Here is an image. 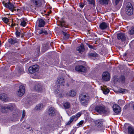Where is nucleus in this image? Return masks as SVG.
Wrapping results in <instances>:
<instances>
[{"mask_svg": "<svg viewBox=\"0 0 134 134\" xmlns=\"http://www.w3.org/2000/svg\"><path fill=\"white\" fill-rule=\"evenodd\" d=\"M15 29L16 30L15 34H16V36L17 37H19L20 33L18 31V30H17L16 28Z\"/></svg>", "mask_w": 134, "mask_h": 134, "instance_id": "46", "label": "nucleus"}, {"mask_svg": "<svg viewBox=\"0 0 134 134\" xmlns=\"http://www.w3.org/2000/svg\"><path fill=\"white\" fill-rule=\"evenodd\" d=\"M62 33L64 35L63 38L65 40H66L69 38V34H67L66 32L62 31Z\"/></svg>", "mask_w": 134, "mask_h": 134, "instance_id": "32", "label": "nucleus"}, {"mask_svg": "<svg viewBox=\"0 0 134 134\" xmlns=\"http://www.w3.org/2000/svg\"><path fill=\"white\" fill-rule=\"evenodd\" d=\"M119 93H126V90L124 89L121 88L118 90Z\"/></svg>", "mask_w": 134, "mask_h": 134, "instance_id": "36", "label": "nucleus"}, {"mask_svg": "<svg viewBox=\"0 0 134 134\" xmlns=\"http://www.w3.org/2000/svg\"><path fill=\"white\" fill-rule=\"evenodd\" d=\"M8 42L11 44H13L18 42L16 39H13L10 38L9 39Z\"/></svg>", "mask_w": 134, "mask_h": 134, "instance_id": "28", "label": "nucleus"}, {"mask_svg": "<svg viewBox=\"0 0 134 134\" xmlns=\"http://www.w3.org/2000/svg\"><path fill=\"white\" fill-rule=\"evenodd\" d=\"M75 116H72L70 118V119L69 120L68 122L66 124V125H69L71 122H72L73 120H75L74 119Z\"/></svg>", "mask_w": 134, "mask_h": 134, "instance_id": "34", "label": "nucleus"}, {"mask_svg": "<svg viewBox=\"0 0 134 134\" xmlns=\"http://www.w3.org/2000/svg\"><path fill=\"white\" fill-rule=\"evenodd\" d=\"M43 107V104H39L36 105L35 108V109L37 110H41Z\"/></svg>", "mask_w": 134, "mask_h": 134, "instance_id": "25", "label": "nucleus"}, {"mask_svg": "<svg viewBox=\"0 0 134 134\" xmlns=\"http://www.w3.org/2000/svg\"><path fill=\"white\" fill-rule=\"evenodd\" d=\"M63 106L65 109H68L70 107V104L68 102H66L64 103Z\"/></svg>", "mask_w": 134, "mask_h": 134, "instance_id": "30", "label": "nucleus"}, {"mask_svg": "<svg viewBox=\"0 0 134 134\" xmlns=\"http://www.w3.org/2000/svg\"><path fill=\"white\" fill-rule=\"evenodd\" d=\"M2 3L3 4V5L5 7L6 6L7 3H6L4 1L2 2Z\"/></svg>", "mask_w": 134, "mask_h": 134, "instance_id": "50", "label": "nucleus"}, {"mask_svg": "<svg viewBox=\"0 0 134 134\" xmlns=\"http://www.w3.org/2000/svg\"><path fill=\"white\" fill-rule=\"evenodd\" d=\"M37 53H38L39 52L40 50V48L39 47L37 48Z\"/></svg>", "mask_w": 134, "mask_h": 134, "instance_id": "51", "label": "nucleus"}, {"mask_svg": "<svg viewBox=\"0 0 134 134\" xmlns=\"http://www.w3.org/2000/svg\"><path fill=\"white\" fill-rule=\"evenodd\" d=\"M56 111L54 108L51 107L48 110V113L50 116H53L55 115Z\"/></svg>", "mask_w": 134, "mask_h": 134, "instance_id": "13", "label": "nucleus"}, {"mask_svg": "<svg viewBox=\"0 0 134 134\" xmlns=\"http://www.w3.org/2000/svg\"><path fill=\"white\" fill-rule=\"evenodd\" d=\"M102 79L105 81H108L110 80V77L109 73L107 72H104L102 77Z\"/></svg>", "mask_w": 134, "mask_h": 134, "instance_id": "14", "label": "nucleus"}, {"mask_svg": "<svg viewBox=\"0 0 134 134\" xmlns=\"http://www.w3.org/2000/svg\"><path fill=\"white\" fill-rule=\"evenodd\" d=\"M21 9H25V8L24 7H23L21 8Z\"/></svg>", "mask_w": 134, "mask_h": 134, "instance_id": "57", "label": "nucleus"}, {"mask_svg": "<svg viewBox=\"0 0 134 134\" xmlns=\"http://www.w3.org/2000/svg\"><path fill=\"white\" fill-rule=\"evenodd\" d=\"M11 25L12 26H15V24H12Z\"/></svg>", "mask_w": 134, "mask_h": 134, "instance_id": "55", "label": "nucleus"}, {"mask_svg": "<svg viewBox=\"0 0 134 134\" xmlns=\"http://www.w3.org/2000/svg\"><path fill=\"white\" fill-rule=\"evenodd\" d=\"M75 69L78 72H85L86 71V68L83 65H78L76 66Z\"/></svg>", "mask_w": 134, "mask_h": 134, "instance_id": "10", "label": "nucleus"}, {"mask_svg": "<svg viewBox=\"0 0 134 134\" xmlns=\"http://www.w3.org/2000/svg\"><path fill=\"white\" fill-rule=\"evenodd\" d=\"M133 8L130 2H128L126 4L125 9V12L129 15H131L133 14Z\"/></svg>", "mask_w": 134, "mask_h": 134, "instance_id": "3", "label": "nucleus"}, {"mask_svg": "<svg viewBox=\"0 0 134 134\" xmlns=\"http://www.w3.org/2000/svg\"><path fill=\"white\" fill-rule=\"evenodd\" d=\"M34 90L38 92L41 93L43 90L42 86L40 84H36L34 87Z\"/></svg>", "mask_w": 134, "mask_h": 134, "instance_id": "11", "label": "nucleus"}, {"mask_svg": "<svg viewBox=\"0 0 134 134\" xmlns=\"http://www.w3.org/2000/svg\"><path fill=\"white\" fill-rule=\"evenodd\" d=\"M81 115V113H77L76 115H73L75 116L74 119L75 120V121H76L77 119Z\"/></svg>", "mask_w": 134, "mask_h": 134, "instance_id": "37", "label": "nucleus"}, {"mask_svg": "<svg viewBox=\"0 0 134 134\" xmlns=\"http://www.w3.org/2000/svg\"><path fill=\"white\" fill-rule=\"evenodd\" d=\"M117 37L118 40H121L122 41H124L126 40L125 34L123 33L118 34L117 35Z\"/></svg>", "mask_w": 134, "mask_h": 134, "instance_id": "9", "label": "nucleus"}, {"mask_svg": "<svg viewBox=\"0 0 134 134\" xmlns=\"http://www.w3.org/2000/svg\"><path fill=\"white\" fill-rule=\"evenodd\" d=\"M114 80L115 82L116 81H119L120 82L122 83H124L125 82V81L126 79L125 76L123 75H121L119 77V79L117 78L116 76H114Z\"/></svg>", "mask_w": 134, "mask_h": 134, "instance_id": "8", "label": "nucleus"}, {"mask_svg": "<svg viewBox=\"0 0 134 134\" xmlns=\"http://www.w3.org/2000/svg\"><path fill=\"white\" fill-rule=\"evenodd\" d=\"M88 47L91 49H93L94 50H95L96 49V47L95 46L90 45L88 44H87Z\"/></svg>", "mask_w": 134, "mask_h": 134, "instance_id": "44", "label": "nucleus"}, {"mask_svg": "<svg viewBox=\"0 0 134 134\" xmlns=\"http://www.w3.org/2000/svg\"><path fill=\"white\" fill-rule=\"evenodd\" d=\"M127 55V53H125L123 55L124 57H126Z\"/></svg>", "mask_w": 134, "mask_h": 134, "instance_id": "54", "label": "nucleus"}, {"mask_svg": "<svg viewBox=\"0 0 134 134\" xmlns=\"http://www.w3.org/2000/svg\"><path fill=\"white\" fill-rule=\"evenodd\" d=\"M0 99L2 100L6 101L7 100V94L5 93L1 94H0Z\"/></svg>", "mask_w": 134, "mask_h": 134, "instance_id": "23", "label": "nucleus"}, {"mask_svg": "<svg viewBox=\"0 0 134 134\" xmlns=\"http://www.w3.org/2000/svg\"><path fill=\"white\" fill-rule=\"evenodd\" d=\"M75 116H72L70 118V119L69 120L68 122L66 124V125H69L71 122H72L73 120H75L74 119Z\"/></svg>", "mask_w": 134, "mask_h": 134, "instance_id": "33", "label": "nucleus"}, {"mask_svg": "<svg viewBox=\"0 0 134 134\" xmlns=\"http://www.w3.org/2000/svg\"><path fill=\"white\" fill-rule=\"evenodd\" d=\"M121 0H115V4L116 5H117L118 4L119 2Z\"/></svg>", "mask_w": 134, "mask_h": 134, "instance_id": "49", "label": "nucleus"}, {"mask_svg": "<svg viewBox=\"0 0 134 134\" xmlns=\"http://www.w3.org/2000/svg\"><path fill=\"white\" fill-rule=\"evenodd\" d=\"M108 26V24L107 23L105 22H103L100 24L99 27L101 29L103 30L107 28Z\"/></svg>", "mask_w": 134, "mask_h": 134, "instance_id": "18", "label": "nucleus"}, {"mask_svg": "<svg viewBox=\"0 0 134 134\" xmlns=\"http://www.w3.org/2000/svg\"><path fill=\"white\" fill-rule=\"evenodd\" d=\"M130 34L131 35L134 34V27H132L130 30Z\"/></svg>", "mask_w": 134, "mask_h": 134, "instance_id": "45", "label": "nucleus"}, {"mask_svg": "<svg viewBox=\"0 0 134 134\" xmlns=\"http://www.w3.org/2000/svg\"><path fill=\"white\" fill-rule=\"evenodd\" d=\"M79 99L81 105L87 107L89 101L88 96L83 94H81L79 96Z\"/></svg>", "mask_w": 134, "mask_h": 134, "instance_id": "2", "label": "nucleus"}, {"mask_svg": "<svg viewBox=\"0 0 134 134\" xmlns=\"http://www.w3.org/2000/svg\"><path fill=\"white\" fill-rule=\"evenodd\" d=\"M19 10V9H17V11H18V10Z\"/></svg>", "mask_w": 134, "mask_h": 134, "instance_id": "61", "label": "nucleus"}, {"mask_svg": "<svg viewBox=\"0 0 134 134\" xmlns=\"http://www.w3.org/2000/svg\"><path fill=\"white\" fill-rule=\"evenodd\" d=\"M128 133L129 134H134V129L132 126L128 127Z\"/></svg>", "mask_w": 134, "mask_h": 134, "instance_id": "24", "label": "nucleus"}, {"mask_svg": "<svg viewBox=\"0 0 134 134\" xmlns=\"http://www.w3.org/2000/svg\"><path fill=\"white\" fill-rule=\"evenodd\" d=\"M76 94V92L73 90H72L67 93L68 96L74 97Z\"/></svg>", "mask_w": 134, "mask_h": 134, "instance_id": "26", "label": "nucleus"}, {"mask_svg": "<svg viewBox=\"0 0 134 134\" xmlns=\"http://www.w3.org/2000/svg\"><path fill=\"white\" fill-rule=\"evenodd\" d=\"M1 41H0V46L1 45Z\"/></svg>", "mask_w": 134, "mask_h": 134, "instance_id": "59", "label": "nucleus"}, {"mask_svg": "<svg viewBox=\"0 0 134 134\" xmlns=\"http://www.w3.org/2000/svg\"><path fill=\"white\" fill-rule=\"evenodd\" d=\"M9 9L12 12H13L14 11H15V7L14 6L13 4L10 2H7L6 6L5 7Z\"/></svg>", "mask_w": 134, "mask_h": 134, "instance_id": "7", "label": "nucleus"}, {"mask_svg": "<svg viewBox=\"0 0 134 134\" xmlns=\"http://www.w3.org/2000/svg\"><path fill=\"white\" fill-rule=\"evenodd\" d=\"M65 22L63 20L60 21V24L61 27H66V26L65 25Z\"/></svg>", "mask_w": 134, "mask_h": 134, "instance_id": "40", "label": "nucleus"}, {"mask_svg": "<svg viewBox=\"0 0 134 134\" xmlns=\"http://www.w3.org/2000/svg\"><path fill=\"white\" fill-rule=\"evenodd\" d=\"M2 20L5 23L7 24L9 21V19L7 18L4 17L2 18Z\"/></svg>", "mask_w": 134, "mask_h": 134, "instance_id": "42", "label": "nucleus"}, {"mask_svg": "<svg viewBox=\"0 0 134 134\" xmlns=\"http://www.w3.org/2000/svg\"><path fill=\"white\" fill-rule=\"evenodd\" d=\"M25 92V87L24 86L21 85L19 87V89L17 92V95L19 96H22Z\"/></svg>", "mask_w": 134, "mask_h": 134, "instance_id": "6", "label": "nucleus"}, {"mask_svg": "<svg viewBox=\"0 0 134 134\" xmlns=\"http://www.w3.org/2000/svg\"><path fill=\"white\" fill-rule=\"evenodd\" d=\"M52 127V125L50 124H48L45 126V128L46 130H48Z\"/></svg>", "mask_w": 134, "mask_h": 134, "instance_id": "41", "label": "nucleus"}, {"mask_svg": "<svg viewBox=\"0 0 134 134\" xmlns=\"http://www.w3.org/2000/svg\"><path fill=\"white\" fill-rule=\"evenodd\" d=\"M131 106L132 107V108L134 110V103H133L131 104Z\"/></svg>", "mask_w": 134, "mask_h": 134, "instance_id": "52", "label": "nucleus"}, {"mask_svg": "<svg viewBox=\"0 0 134 134\" xmlns=\"http://www.w3.org/2000/svg\"><path fill=\"white\" fill-rule=\"evenodd\" d=\"M25 114V110H23V114L21 119H23L24 117Z\"/></svg>", "mask_w": 134, "mask_h": 134, "instance_id": "47", "label": "nucleus"}, {"mask_svg": "<svg viewBox=\"0 0 134 134\" xmlns=\"http://www.w3.org/2000/svg\"><path fill=\"white\" fill-rule=\"evenodd\" d=\"M65 81L63 77L62 76H60L58 77L57 80V83L58 84L64 86Z\"/></svg>", "mask_w": 134, "mask_h": 134, "instance_id": "16", "label": "nucleus"}, {"mask_svg": "<svg viewBox=\"0 0 134 134\" xmlns=\"http://www.w3.org/2000/svg\"><path fill=\"white\" fill-rule=\"evenodd\" d=\"M63 90H60L58 89H56L55 91V93L56 94L59 93V97L60 98H62L63 97Z\"/></svg>", "mask_w": 134, "mask_h": 134, "instance_id": "20", "label": "nucleus"}, {"mask_svg": "<svg viewBox=\"0 0 134 134\" xmlns=\"http://www.w3.org/2000/svg\"><path fill=\"white\" fill-rule=\"evenodd\" d=\"M109 0H99V2L101 4H108Z\"/></svg>", "mask_w": 134, "mask_h": 134, "instance_id": "27", "label": "nucleus"}, {"mask_svg": "<svg viewBox=\"0 0 134 134\" xmlns=\"http://www.w3.org/2000/svg\"><path fill=\"white\" fill-rule=\"evenodd\" d=\"M84 6V4H81L80 5V7L82 8H83V7Z\"/></svg>", "mask_w": 134, "mask_h": 134, "instance_id": "53", "label": "nucleus"}, {"mask_svg": "<svg viewBox=\"0 0 134 134\" xmlns=\"http://www.w3.org/2000/svg\"><path fill=\"white\" fill-rule=\"evenodd\" d=\"M88 55L90 57H98V54L96 52L94 53H90L88 54Z\"/></svg>", "mask_w": 134, "mask_h": 134, "instance_id": "31", "label": "nucleus"}, {"mask_svg": "<svg viewBox=\"0 0 134 134\" xmlns=\"http://www.w3.org/2000/svg\"><path fill=\"white\" fill-rule=\"evenodd\" d=\"M39 69V66L37 65H35L30 66L29 68V71L30 73L33 74L38 71Z\"/></svg>", "mask_w": 134, "mask_h": 134, "instance_id": "4", "label": "nucleus"}, {"mask_svg": "<svg viewBox=\"0 0 134 134\" xmlns=\"http://www.w3.org/2000/svg\"><path fill=\"white\" fill-rule=\"evenodd\" d=\"M84 122V121L83 120H81L80 121L79 123L77 124V126H80L82 125Z\"/></svg>", "mask_w": 134, "mask_h": 134, "instance_id": "48", "label": "nucleus"}, {"mask_svg": "<svg viewBox=\"0 0 134 134\" xmlns=\"http://www.w3.org/2000/svg\"><path fill=\"white\" fill-rule=\"evenodd\" d=\"M24 36V35H22L21 36V37L22 38Z\"/></svg>", "mask_w": 134, "mask_h": 134, "instance_id": "58", "label": "nucleus"}, {"mask_svg": "<svg viewBox=\"0 0 134 134\" xmlns=\"http://www.w3.org/2000/svg\"><path fill=\"white\" fill-rule=\"evenodd\" d=\"M20 21H21V23L20 24V25L23 27H24L26 25V22L25 21L23 20V21H22L21 19H20Z\"/></svg>", "mask_w": 134, "mask_h": 134, "instance_id": "39", "label": "nucleus"}, {"mask_svg": "<svg viewBox=\"0 0 134 134\" xmlns=\"http://www.w3.org/2000/svg\"><path fill=\"white\" fill-rule=\"evenodd\" d=\"M101 89L103 93L105 94H107L109 92V90L108 89H106L104 88H102Z\"/></svg>", "mask_w": 134, "mask_h": 134, "instance_id": "35", "label": "nucleus"}, {"mask_svg": "<svg viewBox=\"0 0 134 134\" xmlns=\"http://www.w3.org/2000/svg\"><path fill=\"white\" fill-rule=\"evenodd\" d=\"M88 2V3L92 5H94L95 4V0H87Z\"/></svg>", "mask_w": 134, "mask_h": 134, "instance_id": "38", "label": "nucleus"}, {"mask_svg": "<svg viewBox=\"0 0 134 134\" xmlns=\"http://www.w3.org/2000/svg\"><path fill=\"white\" fill-rule=\"evenodd\" d=\"M30 131H32V132H33V130H32V128H31V129H30Z\"/></svg>", "mask_w": 134, "mask_h": 134, "instance_id": "56", "label": "nucleus"}, {"mask_svg": "<svg viewBox=\"0 0 134 134\" xmlns=\"http://www.w3.org/2000/svg\"><path fill=\"white\" fill-rule=\"evenodd\" d=\"M13 107L12 105L3 106L1 108V111L2 113H7L8 110L12 111Z\"/></svg>", "mask_w": 134, "mask_h": 134, "instance_id": "5", "label": "nucleus"}, {"mask_svg": "<svg viewBox=\"0 0 134 134\" xmlns=\"http://www.w3.org/2000/svg\"><path fill=\"white\" fill-rule=\"evenodd\" d=\"M94 122L95 124L98 127L100 128L103 126V122L100 120H95Z\"/></svg>", "mask_w": 134, "mask_h": 134, "instance_id": "17", "label": "nucleus"}, {"mask_svg": "<svg viewBox=\"0 0 134 134\" xmlns=\"http://www.w3.org/2000/svg\"><path fill=\"white\" fill-rule=\"evenodd\" d=\"M113 108L114 111L116 113L118 114L121 111V109L120 107L116 104L114 105Z\"/></svg>", "mask_w": 134, "mask_h": 134, "instance_id": "15", "label": "nucleus"}, {"mask_svg": "<svg viewBox=\"0 0 134 134\" xmlns=\"http://www.w3.org/2000/svg\"><path fill=\"white\" fill-rule=\"evenodd\" d=\"M38 32L40 35L43 34V35L44 34L47 35L48 34L47 31L44 28H42L38 30Z\"/></svg>", "mask_w": 134, "mask_h": 134, "instance_id": "22", "label": "nucleus"}, {"mask_svg": "<svg viewBox=\"0 0 134 134\" xmlns=\"http://www.w3.org/2000/svg\"><path fill=\"white\" fill-rule=\"evenodd\" d=\"M48 49V45L46 44H44L42 45V52H44Z\"/></svg>", "mask_w": 134, "mask_h": 134, "instance_id": "29", "label": "nucleus"}, {"mask_svg": "<svg viewBox=\"0 0 134 134\" xmlns=\"http://www.w3.org/2000/svg\"><path fill=\"white\" fill-rule=\"evenodd\" d=\"M95 109V110L99 113L107 114L110 113L109 109L106 108L102 104H99L96 106Z\"/></svg>", "mask_w": 134, "mask_h": 134, "instance_id": "1", "label": "nucleus"}, {"mask_svg": "<svg viewBox=\"0 0 134 134\" xmlns=\"http://www.w3.org/2000/svg\"><path fill=\"white\" fill-rule=\"evenodd\" d=\"M76 49L79 53H82L85 51V48L83 44H81L80 46L77 47Z\"/></svg>", "mask_w": 134, "mask_h": 134, "instance_id": "21", "label": "nucleus"}, {"mask_svg": "<svg viewBox=\"0 0 134 134\" xmlns=\"http://www.w3.org/2000/svg\"><path fill=\"white\" fill-rule=\"evenodd\" d=\"M31 2L35 7H40L42 5L41 0H32Z\"/></svg>", "mask_w": 134, "mask_h": 134, "instance_id": "12", "label": "nucleus"}, {"mask_svg": "<svg viewBox=\"0 0 134 134\" xmlns=\"http://www.w3.org/2000/svg\"><path fill=\"white\" fill-rule=\"evenodd\" d=\"M66 85H67V86H69V85H68V84H66Z\"/></svg>", "mask_w": 134, "mask_h": 134, "instance_id": "60", "label": "nucleus"}, {"mask_svg": "<svg viewBox=\"0 0 134 134\" xmlns=\"http://www.w3.org/2000/svg\"><path fill=\"white\" fill-rule=\"evenodd\" d=\"M38 26L41 27H43L45 24V22L42 19H40L38 20Z\"/></svg>", "mask_w": 134, "mask_h": 134, "instance_id": "19", "label": "nucleus"}, {"mask_svg": "<svg viewBox=\"0 0 134 134\" xmlns=\"http://www.w3.org/2000/svg\"><path fill=\"white\" fill-rule=\"evenodd\" d=\"M18 70V72L19 74H21L23 72L24 70L22 67L19 68Z\"/></svg>", "mask_w": 134, "mask_h": 134, "instance_id": "43", "label": "nucleus"}]
</instances>
